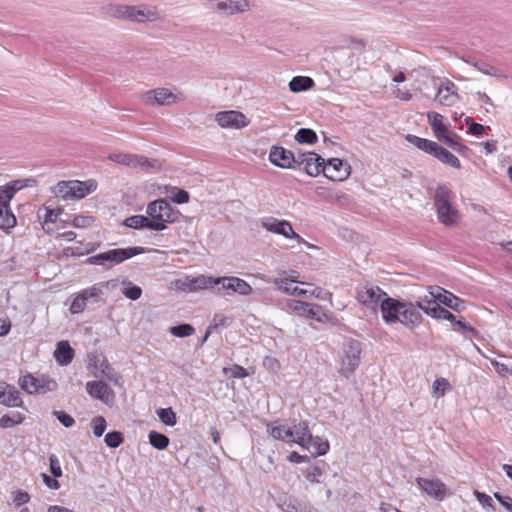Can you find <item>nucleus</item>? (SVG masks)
I'll list each match as a JSON object with an SVG mask.
<instances>
[{
	"instance_id": "f257e3e1",
	"label": "nucleus",
	"mask_w": 512,
	"mask_h": 512,
	"mask_svg": "<svg viewBox=\"0 0 512 512\" xmlns=\"http://www.w3.org/2000/svg\"><path fill=\"white\" fill-rule=\"evenodd\" d=\"M380 311L382 319L389 325L401 323L407 329L413 330L422 322L421 312L411 301L386 296L381 300Z\"/></svg>"
},
{
	"instance_id": "f03ea898",
	"label": "nucleus",
	"mask_w": 512,
	"mask_h": 512,
	"mask_svg": "<svg viewBox=\"0 0 512 512\" xmlns=\"http://www.w3.org/2000/svg\"><path fill=\"white\" fill-rule=\"evenodd\" d=\"M105 13L115 19L132 23L154 22L159 18L158 9L155 6L109 4L105 7Z\"/></svg>"
},
{
	"instance_id": "7ed1b4c3",
	"label": "nucleus",
	"mask_w": 512,
	"mask_h": 512,
	"mask_svg": "<svg viewBox=\"0 0 512 512\" xmlns=\"http://www.w3.org/2000/svg\"><path fill=\"white\" fill-rule=\"evenodd\" d=\"M453 192L444 184L436 187L433 196L438 221L446 227H453L460 218L459 210L453 205Z\"/></svg>"
},
{
	"instance_id": "20e7f679",
	"label": "nucleus",
	"mask_w": 512,
	"mask_h": 512,
	"mask_svg": "<svg viewBox=\"0 0 512 512\" xmlns=\"http://www.w3.org/2000/svg\"><path fill=\"white\" fill-rule=\"evenodd\" d=\"M150 224V230L163 231L167 224L175 223L179 220L181 213L175 209L166 199H157L150 202L146 209Z\"/></svg>"
},
{
	"instance_id": "39448f33",
	"label": "nucleus",
	"mask_w": 512,
	"mask_h": 512,
	"mask_svg": "<svg viewBox=\"0 0 512 512\" xmlns=\"http://www.w3.org/2000/svg\"><path fill=\"white\" fill-rule=\"evenodd\" d=\"M145 252L144 247H127L110 249L105 252L98 253L86 259L85 263L90 265L102 266L104 269H111L113 266L123 263L127 259Z\"/></svg>"
},
{
	"instance_id": "423d86ee",
	"label": "nucleus",
	"mask_w": 512,
	"mask_h": 512,
	"mask_svg": "<svg viewBox=\"0 0 512 512\" xmlns=\"http://www.w3.org/2000/svg\"><path fill=\"white\" fill-rule=\"evenodd\" d=\"M108 159L129 168H140L146 172H154L161 169V164L157 159H149L137 154L111 153L108 155Z\"/></svg>"
},
{
	"instance_id": "0eeeda50",
	"label": "nucleus",
	"mask_w": 512,
	"mask_h": 512,
	"mask_svg": "<svg viewBox=\"0 0 512 512\" xmlns=\"http://www.w3.org/2000/svg\"><path fill=\"white\" fill-rule=\"evenodd\" d=\"M362 343L355 339L348 340L343 347L339 373L348 378L359 367L361 361Z\"/></svg>"
},
{
	"instance_id": "6e6552de",
	"label": "nucleus",
	"mask_w": 512,
	"mask_h": 512,
	"mask_svg": "<svg viewBox=\"0 0 512 512\" xmlns=\"http://www.w3.org/2000/svg\"><path fill=\"white\" fill-rule=\"evenodd\" d=\"M217 282L218 285L215 292L218 295H232L237 293L242 296H247L253 291L249 283L235 276L217 277Z\"/></svg>"
},
{
	"instance_id": "1a4fd4ad",
	"label": "nucleus",
	"mask_w": 512,
	"mask_h": 512,
	"mask_svg": "<svg viewBox=\"0 0 512 512\" xmlns=\"http://www.w3.org/2000/svg\"><path fill=\"white\" fill-rule=\"evenodd\" d=\"M141 100L148 106H171L177 103L180 98L170 89L158 87L151 89L142 94Z\"/></svg>"
},
{
	"instance_id": "9d476101",
	"label": "nucleus",
	"mask_w": 512,
	"mask_h": 512,
	"mask_svg": "<svg viewBox=\"0 0 512 512\" xmlns=\"http://www.w3.org/2000/svg\"><path fill=\"white\" fill-rule=\"evenodd\" d=\"M429 293L431 297L438 300L439 304H443L456 312H461L466 307V302L463 299L440 286H430Z\"/></svg>"
},
{
	"instance_id": "9b49d317",
	"label": "nucleus",
	"mask_w": 512,
	"mask_h": 512,
	"mask_svg": "<svg viewBox=\"0 0 512 512\" xmlns=\"http://www.w3.org/2000/svg\"><path fill=\"white\" fill-rule=\"evenodd\" d=\"M261 225L267 231L279 234L288 239H297L298 241H302L303 239L299 234H297L289 221L286 220H278L274 217H264L261 219Z\"/></svg>"
},
{
	"instance_id": "f8f14e48",
	"label": "nucleus",
	"mask_w": 512,
	"mask_h": 512,
	"mask_svg": "<svg viewBox=\"0 0 512 512\" xmlns=\"http://www.w3.org/2000/svg\"><path fill=\"white\" fill-rule=\"evenodd\" d=\"M221 15H235L250 9L248 0H206Z\"/></svg>"
},
{
	"instance_id": "ddd939ff",
	"label": "nucleus",
	"mask_w": 512,
	"mask_h": 512,
	"mask_svg": "<svg viewBox=\"0 0 512 512\" xmlns=\"http://www.w3.org/2000/svg\"><path fill=\"white\" fill-rule=\"evenodd\" d=\"M437 80L438 78H432L433 86L434 88H437L434 101L444 106L454 105L459 99L456 85L452 81L446 79L440 86H438Z\"/></svg>"
},
{
	"instance_id": "4468645a",
	"label": "nucleus",
	"mask_w": 512,
	"mask_h": 512,
	"mask_svg": "<svg viewBox=\"0 0 512 512\" xmlns=\"http://www.w3.org/2000/svg\"><path fill=\"white\" fill-rule=\"evenodd\" d=\"M350 169L347 162L339 158H332L328 160L327 164L324 163L323 174L332 181H343L350 175Z\"/></svg>"
},
{
	"instance_id": "2eb2a0df",
	"label": "nucleus",
	"mask_w": 512,
	"mask_h": 512,
	"mask_svg": "<svg viewBox=\"0 0 512 512\" xmlns=\"http://www.w3.org/2000/svg\"><path fill=\"white\" fill-rule=\"evenodd\" d=\"M215 120L222 128H235L240 129L248 125L246 116L234 110L218 112Z\"/></svg>"
},
{
	"instance_id": "dca6fc26",
	"label": "nucleus",
	"mask_w": 512,
	"mask_h": 512,
	"mask_svg": "<svg viewBox=\"0 0 512 512\" xmlns=\"http://www.w3.org/2000/svg\"><path fill=\"white\" fill-rule=\"evenodd\" d=\"M287 307L299 316H305L309 319L321 321V315H324L322 308L318 304L303 302L299 300H289Z\"/></svg>"
},
{
	"instance_id": "f3484780",
	"label": "nucleus",
	"mask_w": 512,
	"mask_h": 512,
	"mask_svg": "<svg viewBox=\"0 0 512 512\" xmlns=\"http://www.w3.org/2000/svg\"><path fill=\"white\" fill-rule=\"evenodd\" d=\"M386 296L387 293L378 286H364L357 291V300L369 308H375Z\"/></svg>"
},
{
	"instance_id": "a211bd4d",
	"label": "nucleus",
	"mask_w": 512,
	"mask_h": 512,
	"mask_svg": "<svg viewBox=\"0 0 512 512\" xmlns=\"http://www.w3.org/2000/svg\"><path fill=\"white\" fill-rule=\"evenodd\" d=\"M416 483L425 493L436 500L441 501L446 496V485L439 479H426L417 477Z\"/></svg>"
},
{
	"instance_id": "6ab92c4d",
	"label": "nucleus",
	"mask_w": 512,
	"mask_h": 512,
	"mask_svg": "<svg viewBox=\"0 0 512 512\" xmlns=\"http://www.w3.org/2000/svg\"><path fill=\"white\" fill-rule=\"evenodd\" d=\"M87 393L103 403L109 405L114 400L113 390L103 381H89L86 383Z\"/></svg>"
},
{
	"instance_id": "aec40b11",
	"label": "nucleus",
	"mask_w": 512,
	"mask_h": 512,
	"mask_svg": "<svg viewBox=\"0 0 512 512\" xmlns=\"http://www.w3.org/2000/svg\"><path fill=\"white\" fill-rule=\"evenodd\" d=\"M269 160L272 164L282 169L294 168V152L281 146H272L269 153Z\"/></svg>"
},
{
	"instance_id": "412c9836",
	"label": "nucleus",
	"mask_w": 512,
	"mask_h": 512,
	"mask_svg": "<svg viewBox=\"0 0 512 512\" xmlns=\"http://www.w3.org/2000/svg\"><path fill=\"white\" fill-rule=\"evenodd\" d=\"M0 404L7 407H21L23 401L19 390L6 382H0Z\"/></svg>"
},
{
	"instance_id": "4be33fe9",
	"label": "nucleus",
	"mask_w": 512,
	"mask_h": 512,
	"mask_svg": "<svg viewBox=\"0 0 512 512\" xmlns=\"http://www.w3.org/2000/svg\"><path fill=\"white\" fill-rule=\"evenodd\" d=\"M325 160L319 154L315 152H307V159L301 169H303L307 175L316 177L320 173H323Z\"/></svg>"
},
{
	"instance_id": "5701e85b",
	"label": "nucleus",
	"mask_w": 512,
	"mask_h": 512,
	"mask_svg": "<svg viewBox=\"0 0 512 512\" xmlns=\"http://www.w3.org/2000/svg\"><path fill=\"white\" fill-rule=\"evenodd\" d=\"M97 181L89 179L86 181L71 180L72 198L82 199L97 189Z\"/></svg>"
},
{
	"instance_id": "b1692460",
	"label": "nucleus",
	"mask_w": 512,
	"mask_h": 512,
	"mask_svg": "<svg viewBox=\"0 0 512 512\" xmlns=\"http://www.w3.org/2000/svg\"><path fill=\"white\" fill-rule=\"evenodd\" d=\"M268 282L273 283L278 290L287 295L304 296L307 294V290L301 289L297 286L292 287L293 283L298 282L292 278H273L272 280H268Z\"/></svg>"
},
{
	"instance_id": "393cba45",
	"label": "nucleus",
	"mask_w": 512,
	"mask_h": 512,
	"mask_svg": "<svg viewBox=\"0 0 512 512\" xmlns=\"http://www.w3.org/2000/svg\"><path fill=\"white\" fill-rule=\"evenodd\" d=\"M54 357L61 366L69 365L74 358V350L68 341H60L56 345Z\"/></svg>"
},
{
	"instance_id": "a878e982",
	"label": "nucleus",
	"mask_w": 512,
	"mask_h": 512,
	"mask_svg": "<svg viewBox=\"0 0 512 512\" xmlns=\"http://www.w3.org/2000/svg\"><path fill=\"white\" fill-rule=\"evenodd\" d=\"M293 428L296 436L294 442L303 448L310 449V444L314 441V437L310 433L308 423L306 421H300L297 425H294Z\"/></svg>"
},
{
	"instance_id": "bb28decb",
	"label": "nucleus",
	"mask_w": 512,
	"mask_h": 512,
	"mask_svg": "<svg viewBox=\"0 0 512 512\" xmlns=\"http://www.w3.org/2000/svg\"><path fill=\"white\" fill-rule=\"evenodd\" d=\"M427 116L436 138L442 141L448 136L447 127L442 123V116L437 112H429Z\"/></svg>"
},
{
	"instance_id": "cd10ccee",
	"label": "nucleus",
	"mask_w": 512,
	"mask_h": 512,
	"mask_svg": "<svg viewBox=\"0 0 512 512\" xmlns=\"http://www.w3.org/2000/svg\"><path fill=\"white\" fill-rule=\"evenodd\" d=\"M217 277L200 275L198 277H190V291H197L205 288L217 289Z\"/></svg>"
},
{
	"instance_id": "c85d7f7f",
	"label": "nucleus",
	"mask_w": 512,
	"mask_h": 512,
	"mask_svg": "<svg viewBox=\"0 0 512 512\" xmlns=\"http://www.w3.org/2000/svg\"><path fill=\"white\" fill-rule=\"evenodd\" d=\"M314 85V80L308 76H295L289 82V89L294 93H298L307 91Z\"/></svg>"
},
{
	"instance_id": "c756f323",
	"label": "nucleus",
	"mask_w": 512,
	"mask_h": 512,
	"mask_svg": "<svg viewBox=\"0 0 512 512\" xmlns=\"http://www.w3.org/2000/svg\"><path fill=\"white\" fill-rule=\"evenodd\" d=\"M434 157L437 158L442 163L449 165L453 168H461L460 160L441 145L439 146L437 153H435Z\"/></svg>"
},
{
	"instance_id": "7c9ffc66",
	"label": "nucleus",
	"mask_w": 512,
	"mask_h": 512,
	"mask_svg": "<svg viewBox=\"0 0 512 512\" xmlns=\"http://www.w3.org/2000/svg\"><path fill=\"white\" fill-rule=\"evenodd\" d=\"M23 188V184L20 179L8 182L4 186H0V196L6 202H9L14 197L15 193Z\"/></svg>"
},
{
	"instance_id": "2f4dec72",
	"label": "nucleus",
	"mask_w": 512,
	"mask_h": 512,
	"mask_svg": "<svg viewBox=\"0 0 512 512\" xmlns=\"http://www.w3.org/2000/svg\"><path fill=\"white\" fill-rule=\"evenodd\" d=\"M325 463L323 461L316 462L314 465L303 470L305 478L311 483H319V478L324 473Z\"/></svg>"
},
{
	"instance_id": "473e14b6",
	"label": "nucleus",
	"mask_w": 512,
	"mask_h": 512,
	"mask_svg": "<svg viewBox=\"0 0 512 512\" xmlns=\"http://www.w3.org/2000/svg\"><path fill=\"white\" fill-rule=\"evenodd\" d=\"M318 140L317 134L310 128H301L295 135V141L299 144H315Z\"/></svg>"
},
{
	"instance_id": "72a5a7b5",
	"label": "nucleus",
	"mask_w": 512,
	"mask_h": 512,
	"mask_svg": "<svg viewBox=\"0 0 512 512\" xmlns=\"http://www.w3.org/2000/svg\"><path fill=\"white\" fill-rule=\"evenodd\" d=\"M149 443L158 450H164L169 445V438L160 432L150 431L148 434Z\"/></svg>"
},
{
	"instance_id": "f704fd0d",
	"label": "nucleus",
	"mask_w": 512,
	"mask_h": 512,
	"mask_svg": "<svg viewBox=\"0 0 512 512\" xmlns=\"http://www.w3.org/2000/svg\"><path fill=\"white\" fill-rule=\"evenodd\" d=\"M126 227L132 229L147 228L150 230V224L147 216L144 215H133L126 218L123 222Z\"/></svg>"
},
{
	"instance_id": "c9c22d12",
	"label": "nucleus",
	"mask_w": 512,
	"mask_h": 512,
	"mask_svg": "<svg viewBox=\"0 0 512 512\" xmlns=\"http://www.w3.org/2000/svg\"><path fill=\"white\" fill-rule=\"evenodd\" d=\"M21 388L29 394H38L39 380L31 374L25 375L19 380Z\"/></svg>"
},
{
	"instance_id": "e433bc0d",
	"label": "nucleus",
	"mask_w": 512,
	"mask_h": 512,
	"mask_svg": "<svg viewBox=\"0 0 512 512\" xmlns=\"http://www.w3.org/2000/svg\"><path fill=\"white\" fill-rule=\"evenodd\" d=\"M25 417L20 412H14L12 415L5 414L0 418V428L7 429L21 424Z\"/></svg>"
},
{
	"instance_id": "4c0bfd02",
	"label": "nucleus",
	"mask_w": 512,
	"mask_h": 512,
	"mask_svg": "<svg viewBox=\"0 0 512 512\" xmlns=\"http://www.w3.org/2000/svg\"><path fill=\"white\" fill-rule=\"evenodd\" d=\"M430 317L438 320H447L453 323L455 321V316L449 310L441 307L440 305H435L434 308L429 309Z\"/></svg>"
},
{
	"instance_id": "58836bf2",
	"label": "nucleus",
	"mask_w": 512,
	"mask_h": 512,
	"mask_svg": "<svg viewBox=\"0 0 512 512\" xmlns=\"http://www.w3.org/2000/svg\"><path fill=\"white\" fill-rule=\"evenodd\" d=\"M169 332L175 337L184 338L193 335L195 328L191 324L183 323L170 327Z\"/></svg>"
},
{
	"instance_id": "ea45409f",
	"label": "nucleus",
	"mask_w": 512,
	"mask_h": 512,
	"mask_svg": "<svg viewBox=\"0 0 512 512\" xmlns=\"http://www.w3.org/2000/svg\"><path fill=\"white\" fill-rule=\"evenodd\" d=\"M466 63L476 67L479 71H481L482 73L484 74H487V75H496V72H497V69L484 62V61H475L473 58L469 57V58H464L463 59Z\"/></svg>"
},
{
	"instance_id": "a19ab883",
	"label": "nucleus",
	"mask_w": 512,
	"mask_h": 512,
	"mask_svg": "<svg viewBox=\"0 0 512 512\" xmlns=\"http://www.w3.org/2000/svg\"><path fill=\"white\" fill-rule=\"evenodd\" d=\"M124 288L122 293L124 296L130 300H138L142 295L141 287L133 284L132 282H124Z\"/></svg>"
},
{
	"instance_id": "79ce46f5",
	"label": "nucleus",
	"mask_w": 512,
	"mask_h": 512,
	"mask_svg": "<svg viewBox=\"0 0 512 512\" xmlns=\"http://www.w3.org/2000/svg\"><path fill=\"white\" fill-rule=\"evenodd\" d=\"M157 415L162 423L167 426H174L176 424V414L171 408H160L157 410Z\"/></svg>"
},
{
	"instance_id": "37998d69",
	"label": "nucleus",
	"mask_w": 512,
	"mask_h": 512,
	"mask_svg": "<svg viewBox=\"0 0 512 512\" xmlns=\"http://www.w3.org/2000/svg\"><path fill=\"white\" fill-rule=\"evenodd\" d=\"M56 196L61 197L64 200L73 199L71 181H60L54 190Z\"/></svg>"
},
{
	"instance_id": "c03bdc74",
	"label": "nucleus",
	"mask_w": 512,
	"mask_h": 512,
	"mask_svg": "<svg viewBox=\"0 0 512 512\" xmlns=\"http://www.w3.org/2000/svg\"><path fill=\"white\" fill-rule=\"evenodd\" d=\"M39 380V391L38 394H46L47 392L55 391L58 387L57 382L49 377H38Z\"/></svg>"
},
{
	"instance_id": "a18cd8bd",
	"label": "nucleus",
	"mask_w": 512,
	"mask_h": 512,
	"mask_svg": "<svg viewBox=\"0 0 512 512\" xmlns=\"http://www.w3.org/2000/svg\"><path fill=\"white\" fill-rule=\"evenodd\" d=\"M104 442L110 448H118L124 442V436L119 431L108 432L105 435Z\"/></svg>"
},
{
	"instance_id": "49530a36",
	"label": "nucleus",
	"mask_w": 512,
	"mask_h": 512,
	"mask_svg": "<svg viewBox=\"0 0 512 512\" xmlns=\"http://www.w3.org/2000/svg\"><path fill=\"white\" fill-rule=\"evenodd\" d=\"M313 447L315 450L311 452L313 458L317 456L325 455L330 448L328 441H320L319 437L314 438V441L310 444V448Z\"/></svg>"
},
{
	"instance_id": "de8ad7c7",
	"label": "nucleus",
	"mask_w": 512,
	"mask_h": 512,
	"mask_svg": "<svg viewBox=\"0 0 512 512\" xmlns=\"http://www.w3.org/2000/svg\"><path fill=\"white\" fill-rule=\"evenodd\" d=\"M91 427L93 434L96 437H101L106 430L107 422L103 416H96L91 420Z\"/></svg>"
},
{
	"instance_id": "09e8293b",
	"label": "nucleus",
	"mask_w": 512,
	"mask_h": 512,
	"mask_svg": "<svg viewBox=\"0 0 512 512\" xmlns=\"http://www.w3.org/2000/svg\"><path fill=\"white\" fill-rule=\"evenodd\" d=\"M414 304H416L418 311H423L424 313H426L429 316H430L429 309L434 308L435 305H440L438 303V300H436L433 297H431V299H429L427 296L416 301Z\"/></svg>"
},
{
	"instance_id": "8fccbe9b",
	"label": "nucleus",
	"mask_w": 512,
	"mask_h": 512,
	"mask_svg": "<svg viewBox=\"0 0 512 512\" xmlns=\"http://www.w3.org/2000/svg\"><path fill=\"white\" fill-rule=\"evenodd\" d=\"M80 293L84 297L86 302L90 299H93L95 302H98L101 298V295L103 294V291L101 288L97 286H92L82 290Z\"/></svg>"
},
{
	"instance_id": "3c124183",
	"label": "nucleus",
	"mask_w": 512,
	"mask_h": 512,
	"mask_svg": "<svg viewBox=\"0 0 512 512\" xmlns=\"http://www.w3.org/2000/svg\"><path fill=\"white\" fill-rule=\"evenodd\" d=\"M224 373L226 375H229V377L231 378H245L247 376H249V373L247 372V370L240 366V365H233L232 367L230 368H224Z\"/></svg>"
},
{
	"instance_id": "603ef678",
	"label": "nucleus",
	"mask_w": 512,
	"mask_h": 512,
	"mask_svg": "<svg viewBox=\"0 0 512 512\" xmlns=\"http://www.w3.org/2000/svg\"><path fill=\"white\" fill-rule=\"evenodd\" d=\"M85 306H86V300L81 295V293H79L78 296L75 297L74 300L72 301L69 310L72 314H78V313H81L85 309Z\"/></svg>"
},
{
	"instance_id": "864d4df0",
	"label": "nucleus",
	"mask_w": 512,
	"mask_h": 512,
	"mask_svg": "<svg viewBox=\"0 0 512 512\" xmlns=\"http://www.w3.org/2000/svg\"><path fill=\"white\" fill-rule=\"evenodd\" d=\"M441 142L445 143L447 146H449L451 149H453L459 154H464L468 150V147L454 140L449 135L446 136Z\"/></svg>"
},
{
	"instance_id": "5fc2aeb1",
	"label": "nucleus",
	"mask_w": 512,
	"mask_h": 512,
	"mask_svg": "<svg viewBox=\"0 0 512 512\" xmlns=\"http://www.w3.org/2000/svg\"><path fill=\"white\" fill-rule=\"evenodd\" d=\"M58 421L66 428H70L74 425V418L64 411H54L53 413Z\"/></svg>"
},
{
	"instance_id": "6e6d98bb",
	"label": "nucleus",
	"mask_w": 512,
	"mask_h": 512,
	"mask_svg": "<svg viewBox=\"0 0 512 512\" xmlns=\"http://www.w3.org/2000/svg\"><path fill=\"white\" fill-rule=\"evenodd\" d=\"M94 222L92 216L78 215L73 218L72 225L76 228H85Z\"/></svg>"
},
{
	"instance_id": "4d7b16f0",
	"label": "nucleus",
	"mask_w": 512,
	"mask_h": 512,
	"mask_svg": "<svg viewBox=\"0 0 512 512\" xmlns=\"http://www.w3.org/2000/svg\"><path fill=\"white\" fill-rule=\"evenodd\" d=\"M49 466H50V472L55 478H59L62 476V469L60 466V462L55 454H51L49 456Z\"/></svg>"
},
{
	"instance_id": "13d9d810",
	"label": "nucleus",
	"mask_w": 512,
	"mask_h": 512,
	"mask_svg": "<svg viewBox=\"0 0 512 512\" xmlns=\"http://www.w3.org/2000/svg\"><path fill=\"white\" fill-rule=\"evenodd\" d=\"M439 146L438 143L424 138L420 150L434 156Z\"/></svg>"
},
{
	"instance_id": "bf43d9fd",
	"label": "nucleus",
	"mask_w": 512,
	"mask_h": 512,
	"mask_svg": "<svg viewBox=\"0 0 512 512\" xmlns=\"http://www.w3.org/2000/svg\"><path fill=\"white\" fill-rule=\"evenodd\" d=\"M60 210H54V209H46L45 215H44V224L46 226L54 225L60 215Z\"/></svg>"
},
{
	"instance_id": "052dcab7",
	"label": "nucleus",
	"mask_w": 512,
	"mask_h": 512,
	"mask_svg": "<svg viewBox=\"0 0 512 512\" xmlns=\"http://www.w3.org/2000/svg\"><path fill=\"white\" fill-rule=\"evenodd\" d=\"M433 389L435 390V392L440 391L439 396H443L446 390L450 389V384L447 379L439 378L434 381Z\"/></svg>"
},
{
	"instance_id": "680f3d73",
	"label": "nucleus",
	"mask_w": 512,
	"mask_h": 512,
	"mask_svg": "<svg viewBox=\"0 0 512 512\" xmlns=\"http://www.w3.org/2000/svg\"><path fill=\"white\" fill-rule=\"evenodd\" d=\"M267 432L276 440H285L284 426H271L267 425Z\"/></svg>"
},
{
	"instance_id": "e2e57ef3",
	"label": "nucleus",
	"mask_w": 512,
	"mask_h": 512,
	"mask_svg": "<svg viewBox=\"0 0 512 512\" xmlns=\"http://www.w3.org/2000/svg\"><path fill=\"white\" fill-rule=\"evenodd\" d=\"M474 495L477 498V500L482 504L483 507L493 508V500L489 495L483 492H479L478 490L474 491Z\"/></svg>"
},
{
	"instance_id": "0e129e2a",
	"label": "nucleus",
	"mask_w": 512,
	"mask_h": 512,
	"mask_svg": "<svg viewBox=\"0 0 512 512\" xmlns=\"http://www.w3.org/2000/svg\"><path fill=\"white\" fill-rule=\"evenodd\" d=\"M189 197V193L186 190L178 189L177 192L172 196V200L177 204H184L189 201Z\"/></svg>"
},
{
	"instance_id": "69168bd1",
	"label": "nucleus",
	"mask_w": 512,
	"mask_h": 512,
	"mask_svg": "<svg viewBox=\"0 0 512 512\" xmlns=\"http://www.w3.org/2000/svg\"><path fill=\"white\" fill-rule=\"evenodd\" d=\"M172 285L177 290L190 291V277H186L184 279H176L175 281L172 282Z\"/></svg>"
},
{
	"instance_id": "338daca9",
	"label": "nucleus",
	"mask_w": 512,
	"mask_h": 512,
	"mask_svg": "<svg viewBox=\"0 0 512 512\" xmlns=\"http://www.w3.org/2000/svg\"><path fill=\"white\" fill-rule=\"evenodd\" d=\"M42 478H43V482L45 483V485L48 488L54 489V490H58L60 488V483L54 476L51 477L47 474H42Z\"/></svg>"
},
{
	"instance_id": "774afa93",
	"label": "nucleus",
	"mask_w": 512,
	"mask_h": 512,
	"mask_svg": "<svg viewBox=\"0 0 512 512\" xmlns=\"http://www.w3.org/2000/svg\"><path fill=\"white\" fill-rule=\"evenodd\" d=\"M491 364L493 365V367L496 369V371L501 374V375H506V374H510L512 375V369H509L507 367V365H505L504 363H501L497 360H491Z\"/></svg>"
}]
</instances>
